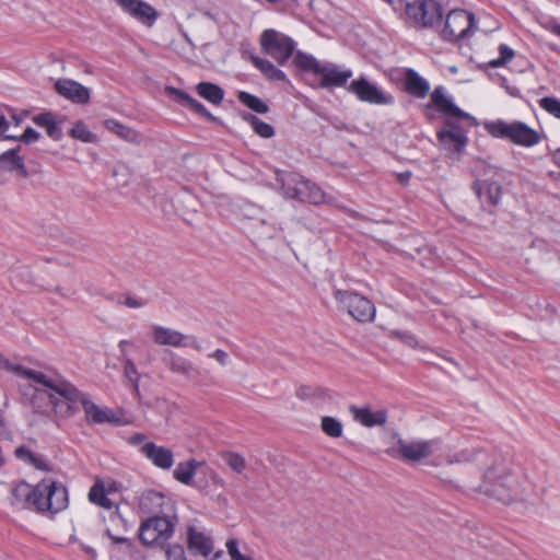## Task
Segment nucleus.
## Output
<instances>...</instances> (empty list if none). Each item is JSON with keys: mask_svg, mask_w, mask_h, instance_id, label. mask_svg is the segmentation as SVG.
I'll return each instance as SVG.
<instances>
[{"mask_svg": "<svg viewBox=\"0 0 560 560\" xmlns=\"http://www.w3.org/2000/svg\"><path fill=\"white\" fill-rule=\"evenodd\" d=\"M166 94L174 98L178 104L189 108L190 110L207 117L210 120L217 121V117H214L208 109L203 106L202 103L194 98L191 95L186 93L185 91H182L179 89H176L174 86H166L165 89Z\"/></svg>", "mask_w": 560, "mask_h": 560, "instance_id": "obj_21", "label": "nucleus"}, {"mask_svg": "<svg viewBox=\"0 0 560 560\" xmlns=\"http://www.w3.org/2000/svg\"><path fill=\"white\" fill-rule=\"evenodd\" d=\"M260 46L264 52L281 66L289 60L295 49V43L291 37L272 28L261 33Z\"/></svg>", "mask_w": 560, "mask_h": 560, "instance_id": "obj_10", "label": "nucleus"}, {"mask_svg": "<svg viewBox=\"0 0 560 560\" xmlns=\"http://www.w3.org/2000/svg\"><path fill=\"white\" fill-rule=\"evenodd\" d=\"M33 121L40 128H45L49 138L58 141L62 138V129L56 116L51 112L40 113L33 117Z\"/></svg>", "mask_w": 560, "mask_h": 560, "instance_id": "obj_26", "label": "nucleus"}, {"mask_svg": "<svg viewBox=\"0 0 560 560\" xmlns=\"http://www.w3.org/2000/svg\"><path fill=\"white\" fill-rule=\"evenodd\" d=\"M0 397H4V395L0 392Z\"/></svg>", "mask_w": 560, "mask_h": 560, "instance_id": "obj_62", "label": "nucleus"}, {"mask_svg": "<svg viewBox=\"0 0 560 560\" xmlns=\"http://www.w3.org/2000/svg\"><path fill=\"white\" fill-rule=\"evenodd\" d=\"M436 441L430 440H415L406 441L399 439L397 447L389 452L390 455H396L405 462L417 463L430 457L434 452Z\"/></svg>", "mask_w": 560, "mask_h": 560, "instance_id": "obj_13", "label": "nucleus"}, {"mask_svg": "<svg viewBox=\"0 0 560 560\" xmlns=\"http://www.w3.org/2000/svg\"><path fill=\"white\" fill-rule=\"evenodd\" d=\"M410 177H411V173L410 172H404V173H399L397 175V179L402 185H407L409 183V180H410Z\"/></svg>", "mask_w": 560, "mask_h": 560, "instance_id": "obj_53", "label": "nucleus"}, {"mask_svg": "<svg viewBox=\"0 0 560 560\" xmlns=\"http://www.w3.org/2000/svg\"><path fill=\"white\" fill-rule=\"evenodd\" d=\"M244 119H246L256 133H258L262 138H270L275 135V129L271 125L260 120L253 114H245Z\"/></svg>", "mask_w": 560, "mask_h": 560, "instance_id": "obj_39", "label": "nucleus"}, {"mask_svg": "<svg viewBox=\"0 0 560 560\" xmlns=\"http://www.w3.org/2000/svg\"><path fill=\"white\" fill-rule=\"evenodd\" d=\"M106 535L113 540L114 544L128 542V539L126 537L115 536L110 533L109 529L106 530Z\"/></svg>", "mask_w": 560, "mask_h": 560, "instance_id": "obj_52", "label": "nucleus"}, {"mask_svg": "<svg viewBox=\"0 0 560 560\" xmlns=\"http://www.w3.org/2000/svg\"><path fill=\"white\" fill-rule=\"evenodd\" d=\"M104 126L107 130L116 133L119 138L124 139L125 141L131 143H139L141 141V136L137 130L120 124L116 119H106L104 121Z\"/></svg>", "mask_w": 560, "mask_h": 560, "instance_id": "obj_30", "label": "nucleus"}, {"mask_svg": "<svg viewBox=\"0 0 560 560\" xmlns=\"http://www.w3.org/2000/svg\"><path fill=\"white\" fill-rule=\"evenodd\" d=\"M166 365L173 373L187 377L194 371V365L190 361L174 353H171L170 358L166 360Z\"/></svg>", "mask_w": 560, "mask_h": 560, "instance_id": "obj_35", "label": "nucleus"}, {"mask_svg": "<svg viewBox=\"0 0 560 560\" xmlns=\"http://www.w3.org/2000/svg\"><path fill=\"white\" fill-rule=\"evenodd\" d=\"M12 118L16 126H19L23 120V116H21V115H13Z\"/></svg>", "mask_w": 560, "mask_h": 560, "instance_id": "obj_58", "label": "nucleus"}, {"mask_svg": "<svg viewBox=\"0 0 560 560\" xmlns=\"http://www.w3.org/2000/svg\"><path fill=\"white\" fill-rule=\"evenodd\" d=\"M131 345H132V342L129 341V340H126V339H122V340L119 341L118 348L120 350L122 359L129 358L128 354H127V348H128V346H131Z\"/></svg>", "mask_w": 560, "mask_h": 560, "instance_id": "obj_51", "label": "nucleus"}, {"mask_svg": "<svg viewBox=\"0 0 560 560\" xmlns=\"http://www.w3.org/2000/svg\"><path fill=\"white\" fill-rule=\"evenodd\" d=\"M277 183L280 185L284 198L312 205L326 202V195L320 187L298 173L278 172Z\"/></svg>", "mask_w": 560, "mask_h": 560, "instance_id": "obj_4", "label": "nucleus"}, {"mask_svg": "<svg viewBox=\"0 0 560 560\" xmlns=\"http://www.w3.org/2000/svg\"><path fill=\"white\" fill-rule=\"evenodd\" d=\"M225 462L232 470L238 474L242 472L246 467L244 457L236 453H229L225 456Z\"/></svg>", "mask_w": 560, "mask_h": 560, "instance_id": "obj_45", "label": "nucleus"}, {"mask_svg": "<svg viewBox=\"0 0 560 560\" xmlns=\"http://www.w3.org/2000/svg\"><path fill=\"white\" fill-rule=\"evenodd\" d=\"M0 366L20 376L23 380H30L35 384L51 389L55 394L71 401H80L85 418L92 423H117L118 418L115 412L106 407L94 404L89 395L79 390L73 384L62 378H51L43 372L27 369L20 364H13L0 354Z\"/></svg>", "mask_w": 560, "mask_h": 560, "instance_id": "obj_1", "label": "nucleus"}, {"mask_svg": "<svg viewBox=\"0 0 560 560\" xmlns=\"http://www.w3.org/2000/svg\"><path fill=\"white\" fill-rule=\"evenodd\" d=\"M472 189L479 199H482L485 196L486 200L493 206L498 205L500 201L501 186L498 183L477 180L474 183Z\"/></svg>", "mask_w": 560, "mask_h": 560, "instance_id": "obj_27", "label": "nucleus"}, {"mask_svg": "<svg viewBox=\"0 0 560 560\" xmlns=\"http://www.w3.org/2000/svg\"><path fill=\"white\" fill-rule=\"evenodd\" d=\"M199 465L200 463L195 459L177 464L173 472L174 478L184 485H190Z\"/></svg>", "mask_w": 560, "mask_h": 560, "instance_id": "obj_33", "label": "nucleus"}, {"mask_svg": "<svg viewBox=\"0 0 560 560\" xmlns=\"http://www.w3.org/2000/svg\"><path fill=\"white\" fill-rule=\"evenodd\" d=\"M252 62L254 66L264 73L266 78L272 81H285V73L277 68L272 62L267 59H262L256 56H252Z\"/></svg>", "mask_w": 560, "mask_h": 560, "instance_id": "obj_32", "label": "nucleus"}, {"mask_svg": "<svg viewBox=\"0 0 560 560\" xmlns=\"http://www.w3.org/2000/svg\"><path fill=\"white\" fill-rule=\"evenodd\" d=\"M209 358L214 359L221 365H225L229 359V354L221 349H217L214 352L209 354Z\"/></svg>", "mask_w": 560, "mask_h": 560, "instance_id": "obj_50", "label": "nucleus"}, {"mask_svg": "<svg viewBox=\"0 0 560 560\" xmlns=\"http://www.w3.org/2000/svg\"><path fill=\"white\" fill-rule=\"evenodd\" d=\"M475 15L466 10H452L445 19V26L441 33L443 39L457 42L469 36L475 27Z\"/></svg>", "mask_w": 560, "mask_h": 560, "instance_id": "obj_11", "label": "nucleus"}, {"mask_svg": "<svg viewBox=\"0 0 560 560\" xmlns=\"http://www.w3.org/2000/svg\"><path fill=\"white\" fill-rule=\"evenodd\" d=\"M188 547L205 557L210 555L213 549L212 540L194 527L188 529Z\"/></svg>", "mask_w": 560, "mask_h": 560, "instance_id": "obj_28", "label": "nucleus"}, {"mask_svg": "<svg viewBox=\"0 0 560 560\" xmlns=\"http://www.w3.org/2000/svg\"><path fill=\"white\" fill-rule=\"evenodd\" d=\"M293 62L299 69H301L303 71L312 72L317 75L323 66V63L317 61L313 56L306 55L301 51H298L295 54Z\"/></svg>", "mask_w": 560, "mask_h": 560, "instance_id": "obj_34", "label": "nucleus"}, {"mask_svg": "<svg viewBox=\"0 0 560 560\" xmlns=\"http://www.w3.org/2000/svg\"><path fill=\"white\" fill-rule=\"evenodd\" d=\"M116 490V487H115V483H109L107 487H106V491H107V494L115 491Z\"/></svg>", "mask_w": 560, "mask_h": 560, "instance_id": "obj_59", "label": "nucleus"}, {"mask_svg": "<svg viewBox=\"0 0 560 560\" xmlns=\"http://www.w3.org/2000/svg\"><path fill=\"white\" fill-rule=\"evenodd\" d=\"M0 427H2V422L0 421Z\"/></svg>", "mask_w": 560, "mask_h": 560, "instance_id": "obj_63", "label": "nucleus"}, {"mask_svg": "<svg viewBox=\"0 0 560 560\" xmlns=\"http://www.w3.org/2000/svg\"><path fill=\"white\" fill-rule=\"evenodd\" d=\"M322 431L331 439H339L343 434L341 421L335 417L324 416L320 419Z\"/></svg>", "mask_w": 560, "mask_h": 560, "instance_id": "obj_36", "label": "nucleus"}, {"mask_svg": "<svg viewBox=\"0 0 560 560\" xmlns=\"http://www.w3.org/2000/svg\"><path fill=\"white\" fill-rule=\"evenodd\" d=\"M406 14L422 26H433L443 16L442 8L435 0H407Z\"/></svg>", "mask_w": 560, "mask_h": 560, "instance_id": "obj_12", "label": "nucleus"}, {"mask_svg": "<svg viewBox=\"0 0 560 560\" xmlns=\"http://www.w3.org/2000/svg\"><path fill=\"white\" fill-rule=\"evenodd\" d=\"M165 497L154 490L145 491L140 498V509L148 514H159L160 510L162 511L163 505L165 504Z\"/></svg>", "mask_w": 560, "mask_h": 560, "instance_id": "obj_29", "label": "nucleus"}, {"mask_svg": "<svg viewBox=\"0 0 560 560\" xmlns=\"http://www.w3.org/2000/svg\"><path fill=\"white\" fill-rule=\"evenodd\" d=\"M36 511L40 513H59L69 504L67 488L54 480H43L37 483Z\"/></svg>", "mask_w": 560, "mask_h": 560, "instance_id": "obj_7", "label": "nucleus"}, {"mask_svg": "<svg viewBox=\"0 0 560 560\" xmlns=\"http://www.w3.org/2000/svg\"><path fill=\"white\" fill-rule=\"evenodd\" d=\"M500 57L490 61V66L499 68L511 61L514 57V50L505 44L499 46Z\"/></svg>", "mask_w": 560, "mask_h": 560, "instance_id": "obj_42", "label": "nucleus"}, {"mask_svg": "<svg viewBox=\"0 0 560 560\" xmlns=\"http://www.w3.org/2000/svg\"><path fill=\"white\" fill-rule=\"evenodd\" d=\"M237 98L243 105L258 114H266L269 110L266 102L248 92H238Z\"/></svg>", "mask_w": 560, "mask_h": 560, "instance_id": "obj_37", "label": "nucleus"}, {"mask_svg": "<svg viewBox=\"0 0 560 560\" xmlns=\"http://www.w3.org/2000/svg\"><path fill=\"white\" fill-rule=\"evenodd\" d=\"M318 75L320 77V88L343 86L352 77V71L342 70L332 63H323Z\"/></svg>", "mask_w": 560, "mask_h": 560, "instance_id": "obj_19", "label": "nucleus"}, {"mask_svg": "<svg viewBox=\"0 0 560 560\" xmlns=\"http://www.w3.org/2000/svg\"><path fill=\"white\" fill-rule=\"evenodd\" d=\"M199 96L212 103L220 105L224 98V91L218 84L211 82H200L196 86Z\"/></svg>", "mask_w": 560, "mask_h": 560, "instance_id": "obj_31", "label": "nucleus"}, {"mask_svg": "<svg viewBox=\"0 0 560 560\" xmlns=\"http://www.w3.org/2000/svg\"><path fill=\"white\" fill-rule=\"evenodd\" d=\"M15 455L18 458L28 462L37 469H40V470L49 469L48 464L43 456L33 453L31 450H28L25 446L18 447L15 450Z\"/></svg>", "mask_w": 560, "mask_h": 560, "instance_id": "obj_38", "label": "nucleus"}, {"mask_svg": "<svg viewBox=\"0 0 560 560\" xmlns=\"http://www.w3.org/2000/svg\"><path fill=\"white\" fill-rule=\"evenodd\" d=\"M438 109L446 117V128L438 132V139L442 145L455 153H460L467 144L466 132L456 125L454 118L469 120L477 125L475 117L457 107L444 93L443 86H438L431 93L430 103L425 105V112L432 118L431 110Z\"/></svg>", "mask_w": 560, "mask_h": 560, "instance_id": "obj_2", "label": "nucleus"}, {"mask_svg": "<svg viewBox=\"0 0 560 560\" xmlns=\"http://www.w3.org/2000/svg\"><path fill=\"white\" fill-rule=\"evenodd\" d=\"M124 375L130 382L135 394L139 395L140 374L135 362L130 358L124 359Z\"/></svg>", "mask_w": 560, "mask_h": 560, "instance_id": "obj_41", "label": "nucleus"}, {"mask_svg": "<svg viewBox=\"0 0 560 560\" xmlns=\"http://www.w3.org/2000/svg\"><path fill=\"white\" fill-rule=\"evenodd\" d=\"M21 147L10 149L0 154V170L7 172H16L22 177H27L28 172L25 167L23 159L19 155Z\"/></svg>", "mask_w": 560, "mask_h": 560, "instance_id": "obj_24", "label": "nucleus"}, {"mask_svg": "<svg viewBox=\"0 0 560 560\" xmlns=\"http://www.w3.org/2000/svg\"><path fill=\"white\" fill-rule=\"evenodd\" d=\"M165 553L166 560H186L185 550L180 545L168 546Z\"/></svg>", "mask_w": 560, "mask_h": 560, "instance_id": "obj_46", "label": "nucleus"}, {"mask_svg": "<svg viewBox=\"0 0 560 560\" xmlns=\"http://www.w3.org/2000/svg\"><path fill=\"white\" fill-rule=\"evenodd\" d=\"M348 91L353 93L361 102L377 105H389L394 103L393 95L383 92L363 77L353 80Z\"/></svg>", "mask_w": 560, "mask_h": 560, "instance_id": "obj_15", "label": "nucleus"}, {"mask_svg": "<svg viewBox=\"0 0 560 560\" xmlns=\"http://www.w3.org/2000/svg\"><path fill=\"white\" fill-rule=\"evenodd\" d=\"M56 92L66 100L80 105L90 102V89L71 79H59L55 83Z\"/></svg>", "mask_w": 560, "mask_h": 560, "instance_id": "obj_17", "label": "nucleus"}, {"mask_svg": "<svg viewBox=\"0 0 560 560\" xmlns=\"http://www.w3.org/2000/svg\"><path fill=\"white\" fill-rule=\"evenodd\" d=\"M559 152H560V149H559Z\"/></svg>", "mask_w": 560, "mask_h": 560, "instance_id": "obj_64", "label": "nucleus"}, {"mask_svg": "<svg viewBox=\"0 0 560 560\" xmlns=\"http://www.w3.org/2000/svg\"><path fill=\"white\" fill-rule=\"evenodd\" d=\"M30 382V386L26 387V390L23 392V396H28V402L33 407L36 412H44L45 410L42 406H51L56 415L61 416L63 418H69L73 416L78 410V404L80 401H71L66 398H57L54 394L47 393L46 389L37 388L38 384L26 380Z\"/></svg>", "mask_w": 560, "mask_h": 560, "instance_id": "obj_6", "label": "nucleus"}, {"mask_svg": "<svg viewBox=\"0 0 560 560\" xmlns=\"http://www.w3.org/2000/svg\"><path fill=\"white\" fill-rule=\"evenodd\" d=\"M152 339L159 346L190 347L197 351L203 350L202 345L195 336L184 335L178 330L160 325L152 326Z\"/></svg>", "mask_w": 560, "mask_h": 560, "instance_id": "obj_14", "label": "nucleus"}, {"mask_svg": "<svg viewBox=\"0 0 560 560\" xmlns=\"http://www.w3.org/2000/svg\"><path fill=\"white\" fill-rule=\"evenodd\" d=\"M476 456H477L478 462H481V460L483 462V459H487V457H488L487 454L483 452H477Z\"/></svg>", "mask_w": 560, "mask_h": 560, "instance_id": "obj_57", "label": "nucleus"}, {"mask_svg": "<svg viewBox=\"0 0 560 560\" xmlns=\"http://www.w3.org/2000/svg\"><path fill=\"white\" fill-rule=\"evenodd\" d=\"M485 494L502 503H511L521 497L522 490L517 478L503 460L493 462L482 477L479 487Z\"/></svg>", "mask_w": 560, "mask_h": 560, "instance_id": "obj_3", "label": "nucleus"}, {"mask_svg": "<svg viewBox=\"0 0 560 560\" xmlns=\"http://www.w3.org/2000/svg\"><path fill=\"white\" fill-rule=\"evenodd\" d=\"M89 500L101 506V508H104L106 510H112L114 509V511L112 512V516H118L120 517L119 515V511H118V506H116L113 501L107 497V491H106V487H105V483L101 480H97L90 489L89 491Z\"/></svg>", "mask_w": 560, "mask_h": 560, "instance_id": "obj_25", "label": "nucleus"}, {"mask_svg": "<svg viewBox=\"0 0 560 560\" xmlns=\"http://www.w3.org/2000/svg\"><path fill=\"white\" fill-rule=\"evenodd\" d=\"M142 454L151 460V463L164 470L170 469L174 464L173 452L164 446H159L153 442H147L141 446Z\"/></svg>", "mask_w": 560, "mask_h": 560, "instance_id": "obj_18", "label": "nucleus"}, {"mask_svg": "<svg viewBox=\"0 0 560 560\" xmlns=\"http://www.w3.org/2000/svg\"><path fill=\"white\" fill-rule=\"evenodd\" d=\"M121 9L141 22L142 24L151 27L159 18L158 11L148 2L143 0H115Z\"/></svg>", "mask_w": 560, "mask_h": 560, "instance_id": "obj_16", "label": "nucleus"}, {"mask_svg": "<svg viewBox=\"0 0 560 560\" xmlns=\"http://www.w3.org/2000/svg\"><path fill=\"white\" fill-rule=\"evenodd\" d=\"M404 89L417 98H424L430 91V84L416 70L407 69L404 75Z\"/></svg>", "mask_w": 560, "mask_h": 560, "instance_id": "obj_23", "label": "nucleus"}, {"mask_svg": "<svg viewBox=\"0 0 560 560\" xmlns=\"http://www.w3.org/2000/svg\"><path fill=\"white\" fill-rule=\"evenodd\" d=\"M539 105L550 115L560 119V100L551 96L540 98Z\"/></svg>", "mask_w": 560, "mask_h": 560, "instance_id": "obj_43", "label": "nucleus"}, {"mask_svg": "<svg viewBox=\"0 0 560 560\" xmlns=\"http://www.w3.org/2000/svg\"><path fill=\"white\" fill-rule=\"evenodd\" d=\"M118 303L124 304L125 306L129 308H139L144 306V302L142 300H138L132 296H126L124 301H118Z\"/></svg>", "mask_w": 560, "mask_h": 560, "instance_id": "obj_49", "label": "nucleus"}, {"mask_svg": "<svg viewBox=\"0 0 560 560\" xmlns=\"http://www.w3.org/2000/svg\"><path fill=\"white\" fill-rule=\"evenodd\" d=\"M177 524L176 515L155 514L142 521L139 529V538L143 545L151 546L172 537Z\"/></svg>", "mask_w": 560, "mask_h": 560, "instance_id": "obj_8", "label": "nucleus"}, {"mask_svg": "<svg viewBox=\"0 0 560 560\" xmlns=\"http://www.w3.org/2000/svg\"><path fill=\"white\" fill-rule=\"evenodd\" d=\"M485 129L494 138L508 139L521 147H534L541 140L540 135L523 121L505 122L498 119L485 124Z\"/></svg>", "mask_w": 560, "mask_h": 560, "instance_id": "obj_5", "label": "nucleus"}, {"mask_svg": "<svg viewBox=\"0 0 560 560\" xmlns=\"http://www.w3.org/2000/svg\"><path fill=\"white\" fill-rule=\"evenodd\" d=\"M211 560H224V552L218 551L214 553V556L211 558Z\"/></svg>", "mask_w": 560, "mask_h": 560, "instance_id": "obj_56", "label": "nucleus"}, {"mask_svg": "<svg viewBox=\"0 0 560 560\" xmlns=\"http://www.w3.org/2000/svg\"><path fill=\"white\" fill-rule=\"evenodd\" d=\"M37 485L32 487L27 482L21 481L12 488L11 504L18 509L33 506L36 509Z\"/></svg>", "mask_w": 560, "mask_h": 560, "instance_id": "obj_20", "label": "nucleus"}, {"mask_svg": "<svg viewBox=\"0 0 560 560\" xmlns=\"http://www.w3.org/2000/svg\"><path fill=\"white\" fill-rule=\"evenodd\" d=\"M39 138H40V135L38 131H36L32 127H27L25 129V131L21 136H19V141L23 142L25 144H30V143L37 141Z\"/></svg>", "mask_w": 560, "mask_h": 560, "instance_id": "obj_47", "label": "nucleus"}, {"mask_svg": "<svg viewBox=\"0 0 560 560\" xmlns=\"http://www.w3.org/2000/svg\"><path fill=\"white\" fill-rule=\"evenodd\" d=\"M69 133L73 139L80 140L85 143H93L96 141V136L88 128V126L82 120L77 121Z\"/></svg>", "mask_w": 560, "mask_h": 560, "instance_id": "obj_40", "label": "nucleus"}, {"mask_svg": "<svg viewBox=\"0 0 560 560\" xmlns=\"http://www.w3.org/2000/svg\"><path fill=\"white\" fill-rule=\"evenodd\" d=\"M9 128V121L3 115H0V138Z\"/></svg>", "mask_w": 560, "mask_h": 560, "instance_id": "obj_54", "label": "nucleus"}, {"mask_svg": "<svg viewBox=\"0 0 560 560\" xmlns=\"http://www.w3.org/2000/svg\"><path fill=\"white\" fill-rule=\"evenodd\" d=\"M350 412L353 416V419L361 423L366 428H372L376 425H383L387 421V411L386 410H377L372 411L368 407L359 408L355 406L350 407Z\"/></svg>", "mask_w": 560, "mask_h": 560, "instance_id": "obj_22", "label": "nucleus"}, {"mask_svg": "<svg viewBox=\"0 0 560 560\" xmlns=\"http://www.w3.org/2000/svg\"><path fill=\"white\" fill-rule=\"evenodd\" d=\"M144 440H145V435L140 434V433L135 434V435H132V436L130 438V442H131L132 444H135V445H138V444L142 443Z\"/></svg>", "mask_w": 560, "mask_h": 560, "instance_id": "obj_55", "label": "nucleus"}, {"mask_svg": "<svg viewBox=\"0 0 560 560\" xmlns=\"http://www.w3.org/2000/svg\"><path fill=\"white\" fill-rule=\"evenodd\" d=\"M4 139L7 140H14V141H19V136H11V135H7L3 137Z\"/></svg>", "mask_w": 560, "mask_h": 560, "instance_id": "obj_61", "label": "nucleus"}, {"mask_svg": "<svg viewBox=\"0 0 560 560\" xmlns=\"http://www.w3.org/2000/svg\"><path fill=\"white\" fill-rule=\"evenodd\" d=\"M226 549L231 557V560H238L244 555L238 550V542L235 539H230L226 541Z\"/></svg>", "mask_w": 560, "mask_h": 560, "instance_id": "obj_48", "label": "nucleus"}, {"mask_svg": "<svg viewBox=\"0 0 560 560\" xmlns=\"http://www.w3.org/2000/svg\"><path fill=\"white\" fill-rule=\"evenodd\" d=\"M389 337L398 339V340H400L401 342L406 343L407 346H409L411 348L419 347V342H418L417 338L415 337V335H412L409 331H406V330H392L389 332Z\"/></svg>", "mask_w": 560, "mask_h": 560, "instance_id": "obj_44", "label": "nucleus"}, {"mask_svg": "<svg viewBox=\"0 0 560 560\" xmlns=\"http://www.w3.org/2000/svg\"><path fill=\"white\" fill-rule=\"evenodd\" d=\"M334 298L341 310L360 323L372 322L375 317L374 304L363 295L352 291L335 290Z\"/></svg>", "mask_w": 560, "mask_h": 560, "instance_id": "obj_9", "label": "nucleus"}, {"mask_svg": "<svg viewBox=\"0 0 560 560\" xmlns=\"http://www.w3.org/2000/svg\"><path fill=\"white\" fill-rule=\"evenodd\" d=\"M552 33L560 36V24H557L552 27Z\"/></svg>", "mask_w": 560, "mask_h": 560, "instance_id": "obj_60", "label": "nucleus"}]
</instances>
